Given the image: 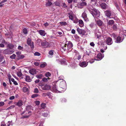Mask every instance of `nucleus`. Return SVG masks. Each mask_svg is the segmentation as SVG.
Masks as SVG:
<instances>
[{"label": "nucleus", "mask_w": 126, "mask_h": 126, "mask_svg": "<svg viewBox=\"0 0 126 126\" xmlns=\"http://www.w3.org/2000/svg\"><path fill=\"white\" fill-rule=\"evenodd\" d=\"M106 43L109 45H110L112 44L113 41L112 39L110 37H108L106 39Z\"/></svg>", "instance_id": "obj_9"}, {"label": "nucleus", "mask_w": 126, "mask_h": 126, "mask_svg": "<svg viewBox=\"0 0 126 126\" xmlns=\"http://www.w3.org/2000/svg\"><path fill=\"white\" fill-rule=\"evenodd\" d=\"M57 82V81H56L54 83V84H55V83H56ZM52 92L55 93H62L63 92V91L60 92L58 90L56 87V85L55 84H54L52 86Z\"/></svg>", "instance_id": "obj_5"}, {"label": "nucleus", "mask_w": 126, "mask_h": 126, "mask_svg": "<svg viewBox=\"0 0 126 126\" xmlns=\"http://www.w3.org/2000/svg\"><path fill=\"white\" fill-rule=\"evenodd\" d=\"M73 46L72 43L70 41H69L67 44H62L61 49L63 50V51L67 50L70 51L72 49Z\"/></svg>", "instance_id": "obj_1"}, {"label": "nucleus", "mask_w": 126, "mask_h": 126, "mask_svg": "<svg viewBox=\"0 0 126 126\" xmlns=\"http://www.w3.org/2000/svg\"><path fill=\"white\" fill-rule=\"evenodd\" d=\"M111 37H113L114 38V39H116V37H117V35L116 34L114 33H113L111 35Z\"/></svg>", "instance_id": "obj_38"}, {"label": "nucleus", "mask_w": 126, "mask_h": 126, "mask_svg": "<svg viewBox=\"0 0 126 126\" xmlns=\"http://www.w3.org/2000/svg\"><path fill=\"white\" fill-rule=\"evenodd\" d=\"M33 92L34 93H38L39 92V91L37 88H35L34 89Z\"/></svg>", "instance_id": "obj_46"}, {"label": "nucleus", "mask_w": 126, "mask_h": 126, "mask_svg": "<svg viewBox=\"0 0 126 126\" xmlns=\"http://www.w3.org/2000/svg\"><path fill=\"white\" fill-rule=\"evenodd\" d=\"M46 104L45 103H42L41 104V106L42 108L44 109L46 107Z\"/></svg>", "instance_id": "obj_43"}, {"label": "nucleus", "mask_w": 126, "mask_h": 126, "mask_svg": "<svg viewBox=\"0 0 126 126\" xmlns=\"http://www.w3.org/2000/svg\"><path fill=\"white\" fill-rule=\"evenodd\" d=\"M13 52V50L7 49L4 50L3 53L5 54H12Z\"/></svg>", "instance_id": "obj_7"}, {"label": "nucleus", "mask_w": 126, "mask_h": 126, "mask_svg": "<svg viewBox=\"0 0 126 126\" xmlns=\"http://www.w3.org/2000/svg\"><path fill=\"white\" fill-rule=\"evenodd\" d=\"M38 95V94H33L32 95L31 97L32 98H34L37 97Z\"/></svg>", "instance_id": "obj_40"}, {"label": "nucleus", "mask_w": 126, "mask_h": 126, "mask_svg": "<svg viewBox=\"0 0 126 126\" xmlns=\"http://www.w3.org/2000/svg\"><path fill=\"white\" fill-rule=\"evenodd\" d=\"M40 41L41 43L42 46L44 47H48L51 46L50 44L45 40H40Z\"/></svg>", "instance_id": "obj_4"}, {"label": "nucleus", "mask_w": 126, "mask_h": 126, "mask_svg": "<svg viewBox=\"0 0 126 126\" xmlns=\"http://www.w3.org/2000/svg\"><path fill=\"white\" fill-rule=\"evenodd\" d=\"M5 46L2 43L0 44V47H4Z\"/></svg>", "instance_id": "obj_62"}, {"label": "nucleus", "mask_w": 126, "mask_h": 126, "mask_svg": "<svg viewBox=\"0 0 126 126\" xmlns=\"http://www.w3.org/2000/svg\"><path fill=\"white\" fill-rule=\"evenodd\" d=\"M1 126H6V125L4 122H2L1 123Z\"/></svg>", "instance_id": "obj_55"}, {"label": "nucleus", "mask_w": 126, "mask_h": 126, "mask_svg": "<svg viewBox=\"0 0 126 126\" xmlns=\"http://www.w3.org/2000/svg\"><path fill=\"white\" fill-rule=\"evenodd\" d=\"M60 64L63 65H67V63L66 60L64 58L61 59Z\"/></svg>", "instance_id": "obj_21"}, {"label": "nucleus", "mask_w": 126, "mask_h": 126, "mask_svg": "<svg viewBox=\"0 0 126 126\" xmlns=\"http://www.w3.org/2000/svg\"><path fill=\"white\" fill-rule=\"evenodd\" d=\"M15 98V96H12L10 97L9 99L10 100H13Z\"/></svg>", "instance_id": "obj_61"}, {"label": "nucleus", "mask_w": 126, "mask_h": 126, "mask_svg": "<svg viewBox=\"0 0 126 126\" xmlns=\"http://www.w3.org/2000/svg\"><path fill=\"white\" fill-rule=\"evenodd\" d=\"M55 5L57 6H59L60 5V3L58 1H57L54 2L53 3Z\"/></svg>", "instance_id": "obj_34"}, {"label": "nucleus", "mask_w": 126, "mask_h": 126, "mask_svg": "<svg viewBox=\"0 0 126 126\" xmlns=\"http://www.w3.org/2000/svg\"><path fill=\"white\" fill-rule=\"evenodd\" d=\"M94 33L95 36L97 37V38H99L100 37L101 33L97 29H96L95 30Z\"/></svg>", "instance_id": "obj_10"}, {"label": "nucleus", "mask_w": 126, "mask_h": 126, "mask_svg": "<svg viewBox=\"0 0 126 126\" xmlns=\"http://www.w3.org/2000/svg\"><path fill=\"white\" fill-rule=\"evenodd\" d=\"M94 24L93 23H91L90 24V27L92 28H93L94 27Z\"/></svg>", "instance_id": "obj_56"}, {"label": "nucleus", "mask_w": 126, "mask_h": 126, "mask_svg": "<svg viewBox=\"0 0 126 126\" xmlns=\"http://www.w3.org/2000/svg\"><path fill=\"white\" fill-rule=\"evenodd\" d=\"M97 0H91V3L92 4L94 5L97 2Z\"/></svg>", "instance_id": "obj_35"}, {"label": "nucleus", "mask_w": 126, "mask_h": 126, "mask_svg": "<svg viewBox=\"0 0 126 126\" xmlns=\"http://www.w3.org/2000/svg\"><path fill=\"white\" fill-rule=\"evenodd\" d=\"M47 65V63H44L41 64L40 66L41 67L43 68L45 67Z\"/></svg>", "instance_id": "obj_33"}, {"label": "nucleus", "mask_w": 126, "mask_h": 126, "mask_svg": "<svg viewBox=\"0 0 126 126\" xmlns=\"http://www.w3.org/2000/svg\"><path fill=\"white\" fill-rule=\"evenodd\" d=\"M63 76H62L60 77H59L58 78L59 79L57 81L59 80H61L60 84V87L62 89H63V91H61L63 92L66 89V84L65 81L64 80L63 78Z\"/></svg>", "instance_id": "obj_2"}, {"label": "nucleus", "mask_w": 126, "mask_h": 126, "mask_svg": "<svg viewBox=\"0 0 126 126\" xmlns=\"http://www.w3.org/2000/svg\"><path fill=\"white\" fill-rule=\"evenodd\" d=\"M77 31L79 34L82 35H84L86 33L84 30L80 29L79 28H77Z\"/></svg>", "instance_id": "obj_13"}, {"label": "nucleus", "mask_w": 126, "mask_h": 126, "mask_svg": "<svg viewBox=\"0 0 126 126\" xmlns=\"http://www.w3.org/2000/svg\"><path fill=\"white\" fill-rule=\"evenodd\" d=\"M49 114L48 113H44L43 114V115L45 117H47L49 116Z\"/></svg>", "instance_id": "obj_37"}, {"label": "nucleus", "mask_w": 126, "mask_h": 126, "mask_svg": "<svg viewBox=\"0 0 126 126\" xmlns=\"http://www.w3.org/2000/svg\"><path fill=\"white\" fill-rule=\"evenodd\" d=\"M88 64L87 62H83L79 63V65L81 67H84L86 66Z\"/></svg>", "instance_id": "obj_16"}, {"label": "nucleus", "mask_w": 126, "mask_h": 126, "mask_svg": "<svg viewBox=\"0 0 126 126\" xmlns=\"http://www.w3.org/2000/svg\"><path fill=\"white\" fill-rule=\"evenodd\" d=\"M82 16L85 21L87 22L88 21V19L87 17V15L84 12L82 14Z\"/></svg>", "instance_id": "obj_20"}, {"label": "nucleus", "mask_w": 126, "mask_h": 126, "mask_svg": "<svg viewBox=\"0 0 126 126\" xmlns=\"http://www.w3.org/2000/svg\"><path fill=\"white\" fill-rule=\"evenodd\" d=\"M113 28L114 30H116L117 29L116 26L115 24L113 25Z\"/></svg>", "instance_id": "obj_54"}, {"label": "nucleus", "mask_w": 126, "mask_h": 126, "mask_svg": "<svg viewBox=\"0 0 126 126\" xmlns=\"http://www.w3.org/2000/svg\"><path fill=\"white\" fill-rule=\"evenodd\" d=\"M52 4V3L51 2L48 1L47 2H46V6L47 7L50 6Z\"/></svg>", "instance_id": "obj_29"}, {"label": "nucleus", "mask_w": 126, "mask_h": 126, "mask_svg": "<svg viewBox=\"0 0 126 126\" xmlns=\"http://www.w3.org/2000/svg\"><path fill=\"white\" fill-rule=\"evenodd\" d=\"M69 19L72 20H73V18L74 15L72 13H70L69 14Z\"/></svg>", "instance_id": "obj_25"}, {"label": "nucleus", "mask_w": 126, "mask_h": 126, "mask_svg": "<svg viewBox=\"0 0 126 126\" xmlns=\"http://www.w3.org/2000/svg\"><path fill=\"white\" fill-rule=\"evenodd\" d=\"M18 48L19 50H22L23 49V47H22L21 46H18Z\"/></svg>", "instance_id": "obj_52"}, {"label": "nucleus", "mask_w": 126, "mask_h": 126, "mask_svg": "<svg viewBox=\"0 0 126 126\" xmlns=\"http://www.w3.org/2000/svg\"><path fill=\"white\" fill-rule=\"evenodd\" d=\"M75 59L79 60L81 58V55L79 54L78 52L76 51L75 52Z\"/></svg>", "instance_id": "obj_11"}, {"label": "nucleus", "mask_w": 126, "mask_h": 126, "mask_svg": "<svg viewBox=\"0 0 126 126\" xmlns=\"http://www.w3.org/2000/svg\"><path fill=\"white\" fill-rule=\"evenodd\" d=\"M101 7L103 9H105L106 8H108L109 7L105 3H102L100 5Z\"/></svg>", "instance_id": "obj_19"}, {"label": "nucleus", "mask_w": 126, "mask_h": 126, "mask_svg": "<svg viewBox=\"0 0 126 126\" xmlns=\"http://www.w3.org/2000/svg\"><path fill=\"white\" fill-rule=\"evenodd\" d=\"M104 57V55H102L101 53H99L97 55L96 57L97 59H95V60L99 61L101 60Z\"/></svg>", "instance_id": "obj_8"}, {"label": "nucleus", "mask_w": 126, "mask_h": 126, "mask_svg": "<svg viewBox=\"0 0 126 126\" xmlns=\"http://www.w3.org/2000/svg\"><path fill=\"white\" fill-rule=\"evenodd\" d=\"M22 105L23 102L21 100L19 101L16 104V105L19 107L21 106Z\"/></svg>", "instance_id": "obj_31"}, {"label": "nucleus", "mask_w": 126, "mask_h": 126, "mask_svg": "<svg viewBox=\"0 0 126 126\" xmlns=\"http://www.w3.org/2000/svg\"><path fill=\"white\" fill-rule=\"evenodd\" d=\"M123 40V39L120 36H118L115 39V42L117 43H119L122 42Z\"/></svg>", "instance_id": "obj_12"}, {"label": "nucleus", "mask_w": 126, "mask_h": 126, "mask_svg": "<svg viewBox=\"0 0 126 126\" xmlns=\"http://www.w3.org/2000/svg\"><path fill=\"white\" fill-rule=\"evenodd\" d=\"M51 75V74L49 72H47L45 74V76L47 77H49Z\"/></svg>", "instance_id": "obj_39"}, {"label": "nucleus", "mask_w": 126, "mask_h": 126, "mask_svg": "<svg viewBox=\"0 0 126 126\" xmlns=\"http://www.w3.org/2000/svg\"><path fill=\"white\" fill-rule=\"evenodd\" d=\"M79 26L81 27H83L84 26V23L83 21L82 20H80L79 22Z\"/></svg>", "instance_id": "obj_30"}, {"label": "nucleus", "mask_w": 126, "mask_h": 126, "mask_svg": "<svg viewBox=\"0 0 126 126\" xmlns=\"http://www.w3.org/2000/svg\"><path fill=\"white\" fill-rule=\"evenodd\" d=\"M90 45L91 46L94 47V46L95 44L93 42H92L91 43H90Z\"/></svg>", "instance_id": "obj_59"}, {"label": "nucleus", "mask_w": 126, "mask_h": 126, "mask_svg": "<svg viewBox=\"0 0 126 126\" xmlns=\"http://www.w3.org/2000/svg\"><path fill=\"white\" fill-rule=\"evenodd\" d=\"M15 107V106L14 105H12L10 107H9L7 109V110H9L10 109H13Z\"/></svg>", "instance_id": "obj_50"}, {"label": "nucleus", "mask_w": 126, "mask_h": 126, "mask_svg": "<svg viewBox=\"0 0 126 126\" xmlns=\"http://www.w3.org/2000/svg\"><path fill=\"white\" fill-rule=\"evenodd\" d=\"M60 23L61 25L65 26L67 24V23L65 22H60Z\"/></svg>", "instance_id": "obj_41"}, {"label": "nucleus", "mask_w": 126, "mask_h": 126, "mask_svg": "<svg viewBox=\"0 0 126 126\" xmlns=\"http://www.w3.org/2000/svg\"><path fill=\"white\" fill-rule=\"evenodd\" d=\"M16 74L17 76L19 77H21L23 75L21 73L20 69L18 71L16 72Z\"/></svg>", "instance_id": "obj_27"}, {"label": "nucleus", "mask_w": 126, "mask_h": 126, "mask_svg": "<svg viewBox=\"0 0 126 126\" xmlns=\"http://www.w3.org/2000/svg\"><path fill=\"white\" fill-rule=\"evenodd\" d=\"M37 32L42 36H45L46 34L44 30H40L37 31Z\"/></svg>", "instance_id": "obj_17"}, {"label": "nucleus", "mask_w": 126, "mask_h": 126, "mask_svg": "<svg viewBox=\"0 0 126 126\" xmlns=\"http://www.w3.org/2000/svg\"><path fill=\"white\" fill-rule=\"evenodd\" d=\"M7 47L10 49H12L14 47V46L11 44H8Z\"/></svg>", "instance_id": "obj_32"}, {"label": "nucleus", "mask_w": 126, "mask_h": 126, "mask_svg": "<svg viewBox=\"0 0 126 126\" xmlns=\"http://www.w3.org/2000/svg\"><path fill=\"white\" fill-rule=\"evenodd\" d=\"M32 79L30 77L28 76H26L25 78V80L27 82L31 81Z\"/></svg>", "instance_id": "obj_26"}, {"label": "nucleus", "mask_w": 126, "mask_h": 126, "mask_svg": "<svg viewBox=\"0 0 126 126\" xmlns=\"http://www.w3.org/2000/svg\"><path fill=\"white\" fill-rule=\"evenodd\" d=\"M40 102L39 101H35V103L36 105H38L40 104Z\"/></svg>", "instance_id": "obj_63"}, {"label": "nucleus", "mask_w": 126, "mask_h": 126, "mask_svg": "<svg viewBox=\"0 0 126 126\" xmlns=\"http://www.w3.org/2000/svg\"><path fill=\"white\" fill-rule=\"evenodd\" d=\"M41 87L42 89L44 90H48L50 89V86L47 84L42 85Z\"/></svg>", "instance_id": "obj_18"}, {"label": "nucleus", "mask_w": 126, "mask_h": 126, "mask_svg": "<svg viewBox=\"0 0 126 126\" xmlns=\"http://www.w3.org/2000/svg\"><path fill=\"white\" fill-rule=\"evenodd\" d=\"M90 12L94 17H98L100 16V13L99 11L96 9L89 10Z\"/></svg>", "instance_id": "obj_3"}, {"label": "nucleus", "mask_w": 126, "mask_h": 126, "mask_svg": "<svg viewBox=\"0 0 126 126\" xmlns=\"http://www.w3.org/2000/svg\"><path fill=\"white\" fill-rule=\"evenodd\" d=\"M56 62L57 63L60 64L61 59L60 60L59 59H56Z\"/></svg>", "instance_id": "obj_60"}, {"label": "nucleus", "mask_w": 126, "mask_h": 126, "mask_svg": "<svg viewBox=\"0 0 126 126\" xmlns=\"http://www.w3.org/2000/svg\"><path fill=\"white\" fill-rule=\"evenodd\" d=\"M40 54L39 53L37 52H36L34 53V55L35 56H39Z\"/></svg>", "instance_id": "obj_44"}, {"label": "nucleus", "mask_w": 126, "mask_h": 126, "mask_svg": "<svg viewBox=\"0 0 126 126\" xmlns=\"http://www.w3.org/2000/svg\"><path fill=\"white\" fill-rule=\"evenodd\" d=\"M105 15L108 17H109L111 14V12L110 10H107L105 12Z\"/></svg>", "instance_id": "obj_22"}, {"label": "nucleus", "mask_w": 126, "mask_h": 126, "mask_svg": "<svg viewBox=\"0 0 126 126\" xmlns=\"http://www.w3.org/2000/svg\"><path fill=\"white\" fill-rule=\"evenodd\" d=\"M54 51L53 50H51L49 51L48 52V57L49 58H51L52 57L53 55L54 52Z\"/></svg>", "instance_id": "obj_23"}, {"label": "nucleus", "mask_w": 126, "mask_h": 126, "mask_svg": "<svg viewBox=\"0 0 126 126\" xmlns=\"http://www.w3.org/2000/svg\"><path fill=\"white\" fill-rule=\"evenodd\" d=\"M87 3L85 1H81L79 4L78 5L77 7L80 8H81L83 6L87 5Z\"/></svg>", "instance_id": "obj_15"}, {"label": "nucleus", "mask_w": 126, "mask_h": 126, "mask_svg": "<svg viewBox=\"0 0 126 126\" xmlns=\"http://www.w3.org/2000/svg\"><path fill=\"white\" fill-rule=\"evenodd\" d=\"M16 55L15 54H13L12 55L10 56V57L12 59H14L15 58Z\"/></svg>", "instance_id": "obj_45"}, {"label": "nucleus", "mask_w": 126, "mask_h": 126, "mask_svg": "<svg viewBox=\"0 0 126 126\" xmlns=\"http://www.w3.org/2000/svg\"><path fill=\"white\" fill-rule=\"evenodd\" d=\"M3 58V57L1 54H0V62H1L2 61Z\"/></svg>", "instance_id": "obj_47"}, {"label": "nucleus", "mask_w": 126, "mask_h": 126, "mask_svg": "<svg viewBox=\"0 0 126 126\" xmlns=\"http://www.w3.org/2000/svg\"><path fill=\"white\" fill-rule=\"evenodd\" d=\"M36 70L34 69H33L29 70L30 73L32 75H33L36 73Z\"/></svg>", "instance_id": "obj_24"}, {"label": "nucleus", "mask_w": 126, "mask_h": 126, "mask_svg": "<svg viewBox=\"0 0 126 126\" xmlns=\"http://www.w3.org/2000/svg\"><path fill=\"white\" fill-rule=\"evenodd\" d=\"M86 53L87 55L88 56L90 55V51L89 50H88L86 51Z\"/></svg>", "instance_id": "obj_51"}, {"label": "nucleus", "mask_w": 126, "mask_h": 126, "mask_svg": "<svg viewBox=\"0 0 126 126\" xmlns=\"http://www.w3.org/2000/svg\"><path fill=\"white\" fill-rule=\"evenodd\" d=\"M4 103L3 102H0V106H3L4 105Z\"/></svg>", "instance_id": "obj_58"}, {"label": "nucleus", "mask_w": 126, "mask_h": 126, "mask_svg": "<svg viewBox=\"0 0 126 126\" xmlns=\"http://www.w3.org/2000/svg\"><path fill=\"white\" fill-rule=\"evenodd\" d=\"M1 43L2 44H4L5 45L7 44V43L6 42L5 40L4 39H3L2 40Z\"/></svg>", "instance_id": "obj_48"}, {"label": "nucleus", "mask_w": 126, "mask_h": 126, "mask_svg": "<svg viewBox=\"0 0 126 126\" xmlns=\"http://www.w3.org/2000/svg\"><path fill=\"white\" fill-rule=\"evenodd\" d=\"M23 32L25 34H26L27 33V29L25 28H24L23 29Z\"/></svg>", "instance_id": "obj_42"}, {"label": "nucleus", "mask_w": 126, "mask_h": 126, "mask_svg": "<svg viewBox=\"0 0 126 126\" xmlns=\"http://www.w3.org/2000/svg\"><path fill=\"white\" fill-rule=\"evenodd\" d=\"M7 0H3L1 2H0V4H2V3H3L6 2L7 1Z\"/></svg>", "instance_id": "obj_64"}, {"label": "nucleus", "mask_w": 126, "mask_h": 126, "mask_svg": "<svg viewBox=\"0 0 126 126\" xmlns=\"http://www.w3.org/2000/svg\"><path fill=\"white\" fill-rule=\"evenodd\" d=\"M49 25V23L47 22H46V23H45L44 24V25L45 27H47Z\"/></svg>", "instance_id": "obj_57"}, {"label": "nucleus", "mask_w": 126, "mask_h": 126, "mask_svg": "<svg viewBox=\"0 0 126 126\" xmlns=\"http://www.w3.org/2000/svg\"><path fill=\"white\" fill-rule=\"evenodd\" d=\"M28 89L26 87H24L23 88V91L24 92H28Z\"/></svg>", "instance_id": "obj_36"}, {"label": "nucleus", "mask_w": 126, "mask_h": 126, "mask_svg": "<svg viewBox=\"0 0 126 126\" xmlns=\"http://www.w3.org/2000/svg\"><path fill=\"white\" fill-rule=\"evenodd\" d=\"M114 23V21L112 20H110L108 21V24L110 26H112L113 24Z\"/></svg>", "instance_id": "obj_28"}, {"label": "nucleus", "mask_w": 126, "mask_h": 126, "mask_svg": "<svg viewBox=\"0 0 126 126\" xmlns=\"http://www.w3.org/2000/svg\"><path fill=\"white\" fill-rule=\"evenodd\" d=\"M27 43L30 46L31 48L33 49L34 48L33 43V42H32V40L31 38H28L27 41Z\"/></svg>", "instance_id": "obj_6"}, {"label": "nucleus", "mask_w": 126, "mask_h": 126, "mask_svg": "<svg viewBox=\"0 0 126 126\" xmlns=\"http://www.w3.org/2000/svg\"><path fill=\"white\" fill-rule=\"evenodd\" d=\"M94 60H95V59H92L89 61V62L91 63H92L94 62Z\"/></svg>", "instance_id": "obj_53"}, {"label": "nucleus", "mask_w": 126, "mask_h": 126, "mask_svg": "<svg viewBox=\"0 0 126 126\" xmlns=\"http://www.w3.org/2000/svg\"><path fill=\"white\" fill-rule=\"evenodd\" d=\"M96 23L97 25L101 28L102 26H103L104 25L103 22L99 19L97 21Z\"/></svg>", "instance_id": "obj_14"}, {"label": "nucleus", "mask_w": 126, "mask_h": 126, "mask_svg": "<svg viewBox=\"0 0 126 126\" xmlns=\"http://www.w3.org/2000/svg\"><path fill=\"white\" fill-rule=\"evenodd\" d=\"M43 77V75L42 74H41L38 75L37 76V77L38 78L40 79L42 78Z\"/></svg>", "instance_id": "obj_49"}]
</instances>
